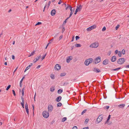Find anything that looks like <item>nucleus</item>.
Instances as JSON below:
<instances>
[{
  "label": "nucleus",
  "instance_id": "1",
  "mask_svg": "<svg viewBox=\"0 0 129 129\" xmlns=\"http://www.w3.org/2000/svg\"><path fill=\"white\" fill-rule=\"evenodd\" d=\"M93 61V59L91 58L88 59L86 60L84 62V64L86 66L88 65L90 63H91Z\"/></svg>",
  "mask_w": 129,
  "mask_h": 129
},
{
  "label": "nucleus",
  "instance_id": "2",
  "mask_svg": "<svg viewBox=\"0 0 129 129\" xmlns=\"http://www.w3.org/2000/svg\"><path fill=\"white\" fill-rule=\"evenodd\" d=\"M125 58H121L119 59L117 61V63L119 64H123L125 61Z\"/></svg>",
  "mask_w": 129,
  "mask_h": 129
},
{
  "label": "nucleus",
  "instance_id": "3",
  "mask_svg": "<svg viewBox=\"0 0 129 129\" xmlns=\"http://www.w3.org/2000/svg\"><path fill=\"white\" fill-rule=\"evenodd\" d=\"M42 115L45 118H47L49 116V113L46 111H44L42 113Z\"/></svg>",
  "mask_w": 129,
  "mask_h": 129
},
{
  "label": "nucleus",
  "instance_id": "4",
  "mask_svg": "<svg viewBox=\"0 0 129 129\" xmlns=\"http://www.w3.org/2000/svg\"><path fill=\"white\" fill-rule=\"evenodd\" d=\"M82 6L81 5H80L79 7L77 6V8L76 10L75 13H74V15H76L77 12L79 11H80L82 9Z\"/></svg>",
  "mask_w": 129,
  "mask_h": 129
},
{
  "label": "nucleus",
  "instance_id": "5",
  "mask_svg": "<svg viewBox=\"0 0 129 129\" xmlns=\"http://www.w3.org/2000/svg\"><path fill=\"white\" fill-rule=\"evenodd\" d=\"M96 27V25L94 24L88 27L87 29L86 30L88 31H91L92 29L95 28Z\"/></svg>",
  "mask_w": 129,
  "mask_h": 129
},
{
  "label": "nucleus",
  "instance_id": "6",
  "mask_svg": "<svg viewBox=\"0 0 129 129\" xmlns=\"http://www.w3.org/2000/svg\"><path fill=\"white\" fill-rule=\"evenodd\" d=\"M103 117V114L100 115L97 118V122L98 123L100 122L102 120Z\"/></svg>",
  "mask_w": 129,
  "mask_h": 129
},
{
  "label": "nucleus",
  "instance_id": "7",
  "mask_svg": "<svg viewBox=\"0 0 129 129\" xmlns=\"http://www.w3.org/2000/svg\"><path fill=\"white\" fill-rule=\"evenodd\" d=\"M61 69V66L60 64H56L54 67V69L55 70H59Z\"/></svg>",
  "mask_w": 129,
  "mask_h": 129
},
{
  "label": "nucleus",
  "instance_id": "8",
  "mask_svg": "<svg viewBox=\"0 0 129 129\" xmlns=\"http://www.w3.org/2000/svg\"><path fill=\"white\" fill-rule=\"evenodd\" d=\"M48 110L49 112H51L53 111V107L52 105L49 104L48 106Z\"/></svg>",
  "mask_w": 129,
  "mask_h": 129
},
{
  "label": "nucleus",
  "instance_id": "9",
  "mask_svg": "<svg viewBox=\"0 0 129 129\" xmlns=\"http://www.w3.org/2000/svg\"><path fill=\"white\" fill-rule=\"evenodd\" d=\"M96 42H95L91 44L90 46V47L92 48H97Z\"/></svg>",
  "mask_w": 129,
  "mask_h": 129
},
{
  "label": "nucleus",
  "instance_id": "10",
  "mask_svg": "<svg viewBox=\"0 0 129 129\" xmlns=\"http://www.w3.org/2000/svg\"><path fill=\"white\" fill-rule=\"evenodd\" d=\"M21 99L22 100V102H21L20 103V104H21V105L22 106V108H24V100L23 97L22 96H21Z\"/></svg>",
  "mask_w": 129,
  "mask_h": 129
},
{
  "label": "nucleus",
  "instance_id": "11",
  "mask_svg": "<svg viewBox=\"0 0 129 129\" xmlns=\"http://www.w3.org/2000/svg\"><path fill=\"white\" fill-rule=\"evenodd\" d=\"M109 61L108 59H106L103 62V64L104 65H106L109 63Z\"/></svg>",
  "mask_w": 129,
  "mask_h": 129
},
{
  "label": "nucleus",
  "instance_id": "12",
  "mask_svg": "<svg viewBox=\"0 0 129 129\" xmlns=\"http://www.w3.org/2000/svg\"><path fill=\"white\" fill-rule=\"evenodd\" d=\"M116 59V57L115 56L112 57L111 58V61L113 62L115 61Z\"/></svg>",
  "mask_w": 129,
  "mask_h": 129
},
{
  "label": "nucleus",
  "instance_id": "13",
  "mask_svg": "<svg viewBox=\"0 0 129 129\" xmlns=\"http://www.w3.org/2000/svg\"><path fill=\"white\" fill-rule=\"evenodd\" d=\"M56 10L54 9H53L51 11V14L52 16H53L55 15L56 14Z\"/></svg>",
  "mask_w": 129,
  "mask_h": 129
},
{
  "label": "nucleus",
  "instance_id": "14",
  "mask_svg": "<svg viewBox=\"0 0 129 129\" xmlns=\"http://www.w3.org/2000/svg\"><path fill=\"white\" fill-rule=\"evenodd\" d=\"M62 97L61 96H58L55 99V101L57 102H59L61 99Z\"/></svg>",
  "mask_w": 129,
  "mask_h": 129
},
{
  "label": "nucleus",
  "instance_id": "15",
  "mask_svg": "<svg viewBox=\"0 0 129 129\" xmlns=\"http://www.w3.org/2000/svg\"><path fill=\"white\" fill-rule=\"evenodd\" d=\"M24 78H25V77L24 76H23L22 77V79H21V80H20V87H21L22 86V81H23V79H24Z\"/></svg>",
  "mask_w": 129,
  "mask_h": 129
},
{
  "label": "nucleus",
  "instance_id": "16",
  "mask_svg": "<svg viewBox=\"0 0 129 129\" xmlns=\"http://www.w3.org/2000/svg\"><path fill=\"white\" fill-rule=\"evenodd\" d=\"M70 57H71V56H70L68 57V58L67 59L66 61L67 63H69L70 62V60H72V59Z\"/></svg>",
  "mask_w": 129,
  "mask_h": 129
},
{
  "label": "nucleus",
  "instance_id": "17",
  "mask_svg": "<svg viewBox=\"0 0 129 129\" xmlns=\"http://www.w3.org/2000/svg\"><path fill=\"white\" fill-rule=\"evenodd\" d=\"M74 8L73 9H72L71 10H70L71 13H70V15L69 16V17H71V16H72V15L73 13V12H74Z\"/></svg>",
  "mask_w": 129,
  "mask_h": 129
},
{
  "label": "nucleus",
  "instance_id": "18",
  "mask_svg": "<svg viewBox=\"0 0 129 129\" xmlns=\"http://www.w3.org/2000/svg\"><path fill=\"white\" fill-rule=\"evenodd\" d=\"M25 89V87H24L22 89L21 91L22 94V96H22L23 97V96L24 95V90Z\"/></svg>",
  "mask_w": 129,
  "mask_h": 129
},
{
  "label": "nucleus",
  "instance_id": "19",
  "mask_svg": "<svg viewBox=\"0 0 129 129\" xmlns=\"http://www.w3.org/2000/svg\"><path fill=\"white\" fill-rule=\"evenodd\" d=\"M125 106L124 104H122L119 105H118V106L121 108H123Z\"/></svg>",
  "mask_w": 129,
  "mask_h": 129
},
{
  "label": "nucleus",
  "instance_id": "20",
  "mask_svg": "<svg viewBox=\"0 0 129 129\" xmlns=\"http://www.w3.org/2000/svg\"><path fill=\"white\" fill-rule=\"evenodd\" d=\"M55 90V87L54 86H52L50 88V90L51 92H53Z\"/></svg>",
  "mask_w": 129,
  "mask_h": 129
},
{
  "label": "nucleus",
  "instance_id": "21",
  "mask_svg": "<svg viewBox=\"0 0 129 129\" xmlns=\"http://www.w3.org/2000/svg\"><path fill=\"white\" fill-rule=\"evenodd\" d=\"M101 57L100 56L97 57V63L101 61Z\"/></svg>",
  "mask_w": 129,
  "mask_h": 129
},
{
  "label": "nucleus",
  "instance_id": "22",
  "mask_svg": "<svg viewBox=\"0 0 129 129\" xmlns=\"http://www.w3.org/2000/svg\"><path fill=\"white\" fill-rule=\"evenodd\" d=\"M96 1L95 0H92L90 2V3L92 4H94L96 3Z\"/></svg>",
  "mask_w": 129,
  "mask_h": 129
},
{
  "label": "nucleus",
  "instance_id": "23",
  "mask_svg": "<svg viewBox=\"0 0 129 129\" xmlns=\"http://www.w3.org/2000/svg\"><path fill=\"white\" fill-rule=\"evenodd\" d=\"M75 46L76 47H81V45L79 44H76L75 45Z\"/></svg>",
  "mask_w": 129,
  "mask_h": 129
},
{
  "label": "nucleus",
  "instance_id": "24",
  "mask_svg": "<svg viewBox=\"0 0 129 129\" xmlns=\"http://www.w3.org/2000/svg\"><path fill=\"white\" fill-rule=\"evenodd\" d=\"M70 17H68V18H67L65 20V21L63 22V24H65L67 22V20L69 19Z\"/></svg>",
  "mask_w": 129,
  "mask_h": 129
},
{
  "label": "nucleus",
  "instance_id": "25",
  "mask_svg": "<svg viewBox=\"0 0 129 129\" xmlns=\"http://www.w3.org/2000/svg\"><path fill=\"white\" fill-rule=\"evenodd\" d=\"M63 91V90L62 89H59L57 91V93L59 94H60Z\"/></svg>",
  "mask_w": 129,
  "mask_h": 129
},
{
  "label": "nucleus",
  "instance_id": "26",
  "mask_svg": "<svg viewBox=\"0 0 129 129\" xmlns=\"http://www.w3.org/2000/svg\"><path fill=\"white\" fill-rule=\"evenodd\" d=\"M50 77L52 79H55V77L53 74H51L50 75Z\"/></svg>",
  "mask_w": 129,
  "mask_h": 129
},
{
  "label": "nucleus",
  "instance_id": "27",
  "mask_svg": "<svg viewBox=\"0 0 129 129\" xmlns=\"http://www.w3.org/2000/svg\"><path fill=\"white\" fill-rule=\"evenodd\" d=\"M67 119V118L66 117H64L63 118L62 120H61V122H63L65 121H66Z\"/></svg>",
  "mask_w": 129,
  "mask_h": 129
},
{
  "label": "nucleus",
  "instance_id": "28",
  "mask_svg": "<svg viewBox=\"0 0 129 129\" xmlns=\"http://www.w3.org/2000/svg\"><path fill=\"white\" fill-rule=\"evenodd\" d=\"M62 104L60 102L58 103L57 104V107H60L61 106Z\"/></svg>",
  "mask_w": 129,
  "mask_h": 129
},
{
  "label": "nucleus",
  "instance_id": "29",
  "mask_svg": "<svg viewBox=\"0 0 129 129\" xmlns=\"http://www.w3.org/2000/svg\"><path fill=\"white\" fill-rule=\"evenodd\" d=\"M88 120H89L88 119H86L85 120V122H84V124H87L88 122Z\"/></svg>",
  "mask_w": 129,
  "mask_h": 129
},
{
  "label": "nucleus",
  "instance_id": "30",
  "mask_svg": "<svg viewBox=\"0 0 129 129\" xmlns=\"http://www.w3.org/2000/svg\"><path fill=\"white\" fill-rule=\"evenodd\" d=\"M66 75V73H63L60 74V76L62 77L65 76Z\"/></svg>",
  "mask_w": 129,
  "mask_h": 129
},
{
  "label": "nucleus",
  "instance_id": "31",
  "mask_svg": "<svg viewBox=\"0 0 129 129\" xmlns=\"http://www.w3.org/2000/svg\"><path fill=\"white\" fill-rule=\"evenodd\" d=\"M69 8V9H70V10H71L72 9V7L71 6H69V7H67L66 8V10H67L68 9V8Z\"/></svg>",
  "mask_w": 129,
  "mask_h": 129
},
{
  "label": "nucleus",
  "instance_id": "32",
  "mask_svg": "<svg viewBox=\"0 0 129 129\" xmlns=\"http://www.w3.org/2000/svg\"><path fill=\"white\" fill-rule=\"evenodd\" d=\"M11 86V85H9L7 87V88H6V90H8L10 88Z\"/></svg>",
  "mask_w": 129,
  "mask_h": 129
},
{
  "label": "nucleus",
  "instance_id": "33",
  "mask_svg": "<svg viewBox=\"0 0 129 129\" xmlns=\"http://www.w3.org/2000/svg\"><path fill=\"white\" fill-rule=\"evenodd\" d=\"M97 61V57H95V60H94L93 61V63H95V64H96V61Z\"/></svg>",
  "mask_w": 129,
  "mask_h": 129
},
{
  "label": "nucleus",
  "instance_id": "34",
  "mask_svg": "<svg viewBox=\"0 0 129 129\" xmlns=\"http://www.w3.org/2000/svg\"><path fill=\"white\" fill-rule=\"evenodd\" d=\"M122 53L120 51H118V55L119 57H121V56Z\"/></svg>",
  "mask_w": 129,
  "mask_h": 129
},
{
  "label": "nucleus",
  "instance_id": "35",
  "mask_svg": "<svg viewBox=\"0 0 129 129\" xmlns=\"http://www.w3.org/2000/svg\"><path fill=\"white\" fill-rule=\"evenodd\" d=\"M47 53H46L43 56V57L42 58V60H43V59H44Z\"/></svg>",
  "mask_w": 129,
  "mask_h": 129
},
{
  "label": "nucleus",
  "instance_id": "36",
  "mask_svg": "<svg viewBox=\"0 0 129 129\" xmlns=\"http://www.w3.org/2000/svg\"><path fill=\"white\" fill-rule=\"evenodd\" d=\"M38 59H37V58H35L33 61V62L34 63H36L37 61H38Z\"/></svg>",
  "mask_w": 129,
  "mask_h": 129
},
{
  "label": "nucleus",
  "instance_id": "37",
  "mask_svg": "<svg viewBox=\"0 0 129 129\" xmlns=\"http://www.w3.org/2000/svg\"><path fill=\"white\" fill-rule=\"evenodd\" d=\"M87 111V110L85 109L83 110L81 113V115H83L84 113H85Z\"/></svg>",
  "mask_w": 129,
  "mask_h": 129
},
{
  "label": "nucleus",
  "instance_id": "38",
  "mask_svg": "<svg viewBox=\"0 0 129 129\" xmlns=\"http://www.w3.org/2000/svg\"><path fill=\"white\" fill-rule=\"evenodd\" d=\"M42 24V23L40 22H38L35 25V26L39 25Z\"/></svg>",
  "mask_w": 129,
  "mask_h": 129
},
{
  "label": "nucleus",
  "instance_id": "39",
  "mask_svg": "<svg viewBox=\"0 0 129 129\" xmlns=\"http://www.w3.org/2000/svg\"><path fill=\"white\" fill-rule=\"evenodd\" d=\"M80 38V37L78 36H76L75 37L76 40H77Z\"/></svg>",
  "mask_w": 129,
  "mask_h": 129
},
{
  "label": "nucleus",
  "instance_id": "40",
  "mask_svg": "<svg viewBox=\"0 0 129 129\" xmlns=\"http://www.w3.org/2000/svg\"><path fill=\"white\" fill-rule=\"evenodd\" d=\"M109 108V106H106V107H104V109H108Z\"/></svg>",
  "mask_w": 129,
  "mask_h": 129
},
{
  "label": "nucleus",
  "instance_id": "41",
  "mask_svg": "<svg viewBox=\"0 0 129 129\" xmlns=\"http://www.w3.org/2000/svg\"><path fill=\"white\" fill-rule=\"evenodd\" d=\"M121 52L122 53V54H123L124 55V54H125V50L124 49H122Z\"/></svg>",
  "mask_w": 129,
  "mask_h": 129
},
{
  "label": "nucleus",
  "instance_id": "42",
  "mask_svg": "<svg viewBox=\"0 0 129 129\" xmlns=\"http://www.w3.org/2000/svg\"><path fill=\"white\" fill-rule=\"evenodd\" d=\"M30 67H29V66H27L25 69V70H24V72H26V71L27 70H28L30 68Z\"/></svg>",
  "mask_w": 129,
  "mask_h": 129
},
{
  "label": "nucleus",
  "instance_id": "43",
  "mask_svg": "<svg viewBox=\"0 0 129 129\" xmlns=\"http://www.w3.org/2000/svg\"><path fill=\"white\" fill-rule=\"evenodd\" d=\"M119 26L120 25L119 24H118L115 27V30H117Z\"/></svg>",
  "mask_w": 129,
  "mask_h": 129
},
{
  "label": "nucleus",
  "instance_id": "44",
  "mask_svg": "<svg viewBox=\"0 0 129 129\" xmlns=\"http://www.w3.org/2000/svg\"><path fill=\"white\" fill-rule=\"evenodd\" d=\"M12 91L14 95V96H15L16 95L15 92V91H14V90H12Z\"/></svg>",
  "mask_w": 129,
  "mask_h": 129
},
{
  "label": "nucleus",
  "instance_id": "45",
  "mask_svg": "<svg viewBox=\"0 0 129 129\" xmlns=\"http://www.w3.org/2000/svg\"><path fill=\"white\" fill-rule=\"evenodd\" d=\"M111 70L112 71H116L118 70V68H117L115 69H112Z\"/></svg>",
  "mask_w": 129,
  "mask_h": 129
},
{
  "label": "nucleus",
  "instance_id": "46",
  "mask_svg": "<svg viewBox=\"0 0 129 129\" xmlns=\"http://www.w3.org/2000/svg\"><path fill=\"white\" fill-rule=\"evenodd\" d=\"M35 52V50L33 51L32 52L31 54H30L32 56L34 54Z\"/></svg>",
  "mask_w": 129,
  "mask_h": 129
},
{
  "label": "nucleus",
  "instance_id": "47",
  "mask_svg": "<svg viewBox=\"0 0 129 129\" xmlns=\"http://www.w3.org/2000/svg\"><path fill=\"white\" fill-rule=\"evenodd\" d=\"M51 1H49V2H48V8L49 7L50 4V3H51Z\"/></svg>",
  "mask_w": 129,
  "mask_h": 129
},
{
  "label": "nucleus",
  "instance_id": "48",
  "mask_svg": "<svg viewBox=\"0 0 129 129\" xmlns=\"http://www.w3.org/2000/svg\"><path fill=\"white\" fill-rule=\"evenodd\" d=\"M106 30V27H105L104 26V27H103L102 28V31H104L105 30Z\"/></svg>",
  "mask_w": 129,
  "mask_h": 129
},
{
  "label": "nucleus",
  "instance_id": "49",
  "mask_svg": "<svg viewBox=\"0 0 129 129\" xmlns=\"http://www.w3.org/2000/svg\"><path fill=\"white\" fill-rule=\"evenodd\" d=\"M65 28L64 27H63V28H62V33H63L64 32V31H65Z\"/></svg>",
  "mask_w": 129,
  "mask_h": 129
},
{
  "label": "nucleus",
  "instance_id": "50",
  "mask_svg": "<svg viewBox=\"0 0 129 129\" xmlns=\"http://www.w3.org/2000/svg\"><path fill=\"white\" fill-rule=\"evenodd\" d=\"M124 66L126 68H129V64L126 66Z\"/></svg>",
  "mask_w": 129,
  "mask_h": 129
},
{
  "label": "nucleus",
  "instance_id": "51",
  "mask_svg": "<svg viewBox=\"0 0 129 129\" xmlns=\"http://www.w3.org/2000/svg\"><path fill=\"white\" fill-rule=\"evenodd\" d=\"M63 37V35H61V36H60L59 38V40H60Z\"/></svg>",
  "mask_w": 129,
  "mask_h": 129
},
{
  "label": "nucleus",
  "instance_id": "52",
  "mask_svg": "<svg viewBox=\"0 0 129 129\" xmlns=\"http://www.w3.org/2000/svg\"><path fill=\"white\" fill-rule=\"evenodd\" d=\"M72 129H77V126H74L72 128Z\"/></svg>",
  "mask_w": 129,
  "mask_h": 129
},
{
  "label": "nucleus",
  "instance_id": "53",
  "mask_svg": "<svg viewBox=\"0 0 129 129\" xmlns=\"http://www.w3.org/2000/svg\"><path fill=\"white\" fill-rule=\"evenodd\" d=\"M25 109L26 112H29L28 107L25 108Z\"/></svg>",
  "mask_w": 129,
  "mask_h": 129
},
{
  "label": "nucleus",
  "instance_id": "54",
  "mask_svg": "<svg viewBox=\"0 0 129 129\" xmlns=\"http://www.w3.org/2000/svg\"><path fill=\"white\" fill-rule=\"evenodd\" d=\"M51 43V42H49L48 43V44H47V45L45 48V49H46L47 48V47H48V46L49 44Z\"/></svg>",
  "mask_w": 129,
  "mask_h": 129
},
{
  "label": "nucleus",
  "instance_id": "55",
  "mask_svg": "<svg viewBox=\"0 0 129 129\" xmlns=\"http://www.w3.org/2000/svg\"><path fill=\"white\" fill-rule=\"evenodd\" d=\"M25 108L28 107V104L27 102L25 104Z\"/></svg>",
  "mask_w": 129,
  "mask_h": 129
},
{
  "label": "nucleus",
  "instance_id": "56",
  "mask_svg": "<svg viewBox=\"0 0 129 129\" xmlns=\"http://www.w3.org/2000/svg\"><path fill=\"white\" fill-rule=\"evenodd\" d=\"M110 117H111V115H108V117L107 119L109 120L110 119Z\"/></svg>",
  "mask_w": 129,
  "mask_h": 129
},
{
  "label": "nucleus",
  "instance_id": "57",
  "mask_svg": "<svg viewBox=\"0 0 129 129\" xmlns=\"http://www.w3.org/2000/svg\"><path fill=\"white\" fill-rule=\"evenodd\" d=\"M74 36H73V37H72V39L71 41V42H72L74 41Z\"/></svg>",
  "mask_w": 129,
  "mask_h": 129
},
{
  "label": "nucleus",
  "instance_id": "58",
  "mask_svg": "<svg viewBox=\"0 0 129 129\" xmlns=\"http://www.w3.org/2000/svg\"><path fill=\"white\" fill-rule=\"evenodd\" d=\"M69 83L68 82L64 83L63 84V85H66L67 84H68Z\"/></svg>",
  "mask_w": 129,
  "mask_h": 129
},
{
  "label": "nucleus",
  "instance_id": "59",
  "mask_svg": "<svg viewBox=\"0 0 129 129\" xmlns=\"http://www.w3.org/2000/svg\"><path fill=\"white\" fill-rule=\"evenodd\" d=\"M18 67H16V68L15 69V70L13 72V74H14V73L17 71V69H18Z\"/></svg>",
  "mask_w": 129,
  "mask_h": 129
},
{
  "label": "nucleus",
  "instance_id": "60",
  "mask_svg": "<svg viewBox=\"0 0 129 129\" xmlns=\"http://www.w3.org/2000/svg\"><path fill=\"white\" fill-rule=\"evenodd\" d=\"M12 59L14 60L15 59V56L14 55H12Z\"/></svg>",
  "mask_w": 129,
  "mask_h": 129
},
{
  "label": "nucleus",
  "instance_id": "61",
  "mask_svg": "<svg viewBox=\"0 0 129 129\" xmlns=\"http://www.w3.org/2000/svg\"><path fill=\"white\" fill-rule=\"evenodd\" d=\"M41 66V65H39L36 68L37 69H38L39 68H40Z\"/></svg>",
  "mask_w": 129,
  "mask_h": 129
},
{
  "label": "nucleus",
  "instance_id": "62",
  "mask_svg": "<svg viewBox=\"0 0 129 129\" xmlns=\"http://www.w3.org/2000/svg\"><path fill=\"white\" fill-rule=\"evenodd\" d=\"M109 120H108V119H107L106 121L105 122V124L107 123H108V122H109Z\"/></svg>",
  "mask_w": 129,
  "mask_h": 129
},
{
  "label": "nucleus",
  "instance_id": "63",
  "mask_svg": "<svg viewBox=\"0 0 129 129\" xmlns=\"http://www.w3.org/2000/svg\"><path fill=\"white\" fill-rule=\"evenodd\" d=\"M118 52V51L117 50H116L115 51V53L116 54H117Z\"/></svg>",
  "mask_w": 129,
  "mask_h": 129
},
{
  "label": "nucleus",
  "instance_id": "64",
  "mask_svg": "<svg viewBox=\"0 0 129 129\" xmlns=\"http://www.w3.org/2000/svg\"><path fill=\"white\" fill-rule=\"evenodd\" d=\"M89 129V127H85L84 128L82 129Z\"/></svg>",
  "mask_w": 129,
  "mask_h": 129
}]
</instances>
